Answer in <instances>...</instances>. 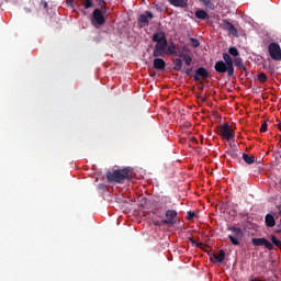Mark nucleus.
I'll use <instances>...</instances> for the list:
<instances>
[{
	"instance_id": "13",
	"label": "nucleus",
	"mask_w": 281,
	"mask_h": 281,
	"mask_svg": "<svg viewBox=\"0 0 281 281\" xmlns=\"http://www.w3.org/2000/svg\"><path fill=\"white\" fill-rule=\"evenodd\" d=\"M181 52L177 50V44L173 42L167 46L166 55L167 56H180Z\"/></svg>"
},
{
	"instance_id": "40",
	"label": "nucleus",
	"mask_w": 281,
	"mask_h": 281,
	"mask_svg": "<svg viewBox=\"0 0 281 281\" xmlns=\"http://www.w3.org/2000/svg\"><path fill=\"white\" fill-rule=\"evenodd\" d=\"M155 9L157 10V12H161V5L155 4Z\"/></svg>"
},
{
	"instance_id": "18",
	"label": "nucleus",
	"mask_w": 281,
	"mask_h": 281,
	"mask_svg": "<svg viewBox=\"0 0 281 281\" xmlns=\"http://www.w3.org/2000/svg\"><path fill=\"white\" fill-rule=\"evenodd\" d=\"M170 5L175 8H188V2L186 0H167Z\"/></svg>"
},
{
	"instance_id": "43",
	"label": "nucleus",
	"mask_w": 281,
	"mask_h": 281,
	"mask_svg": "<svg viewBox=\"0 0 281 281\" xmlns=\"http://www.w3.org/2000/svg\"><path fill=\"white\" fill-rule=\"evenodd\" d=\"M278 128H279V131H281V123L278 124Z\"/></svg>"
},
{
	"instance_id": "29",
	"label": "nucleus",
	"mask_w": 281,
	"mask_h": 281,
	"mask_svg": "<svg viewBox=\"0 0 281 281\" xmlns=\"http://www.w3.org/2000/svg\"><path fill=\"white\" fill-rule=\"evenodd\" d=\"M189 240H190L192 247H198V248L199 247H203V243H199V241H196V240H194L192 238H190Z\"/></svg>"
},
{
	"instance_id": "42",
	"label": "nucleus",
	"mask_w": 281,
	"mask_h": 281,
	"mask_svg": "<svg viewBox=\"0 0 281 281\" xmlns=\"http://www.w3.org/2000/svg\"><path fill=\"white\" fill-rule=\"evenodd\" d=\"M67 1V3H74V0H66Z\"/></svg>"
},
{
	"instance_id": "22",
	"label": "nucleus",
	"mask_w": 281,
	"mask_h": 281,
	"mask_svg": "<svg viewBox=\"0 0 281 281\" xmlns=\"http://www.w3.org/2000/svg\"><path fill=\"white\" fill-rule=\"evenodd\" d=\"M172 63L175 71H181L183 67V60H181V58H176L172 60Z\"/></svg>"
},
{
	"instance_id": "32",
	"label": "nucleus",
	"mask_w": 281,
	"mask_h": 281,
	"mask_svg": "<svg viewBox=\"0 0 281 281\" xmlns=\"http://www.w3.org/2000/svg\"><path fill=\"white\" fill-rule=\"evenodd\" d=\"M260 133H267V122L261 124Z\"/></svg>"
},
{
	"instance_id": "28",
	"label": "nucleus",
	"mask_w": 281,
	"mask_h": 281,
	"mask_svg": "<svg viewBox=\"0 0 281 281\" xmlns=\"http://www.w3.org/2000/svg\"><path fill=\"white\" fill-rule=\"evenodd\" d=\"M258 80H259L260 82H267V80H268L267 75H266L265 72H260V74L258 75Z\"/></svg>"
},
{
	"instance_id": "8",
	"label": "nucleus",
	"mask_w": 281,
	"mask_h": 281,
	"mask_svg": "<svg viewBox=\"0 0 281 281\" xmlns=\"http://www.w3.org/2000/svg\"><path fill=\"white\" fill-rule=\"evenodd\" d=\"M268 52L272 60H281L280 44L272 42L269 44Z\"/></svg>"
},
{
	"instance_id": "23",
	"label": "nucleus",
	"mask_w": 281,
	"mask_h": 281,
	"mask_svg": "<svg viewBox=\"0 0 281 281\" xmlns=\"http://www.w3.org/2000/svg\"><path fill=\"white\" fill-rule=\"evenodd\" d=\"M228 56H234V58H238L240 56V52L236 47L228 48Z\"/></svg>"
},
{
	"instance_id": "3",
	"label": "nucleus",
	"mask_w": 281,
	"mask_h": 281,
	"mask_svg": "<svg viewBox=\"0 0 281 281\" xmlns=\"http://www.w3.org/2000/svg\"><path fill=\"white\" fill-rule=\"evenodd\" d=\"M227 231L233 233V235H228L229 241L234 247H238V245H240V240L245 238V232H243V228L236 226H231Z\"/></svg>"
},
{
	"instance_id": "2",
	"label": "nucleus",
	"mask_w": 281,
	"mask_h": 281,
	"mask_svg": "<svg viewBox=\"0 0 281 281\" xmlns=\"http://www.w3.org/2000/svg\"><path fill=\"white\" fill-rule=\"evenodd\" d=\"M216 74L223 76L227 74L228 78L234 76V59L227 53H223V60H217L214 65Z\"/></svg>"
},
{
	"instance_id": "34",
	"label": "nucleus",
	"mask_w": 281,
	"mask_h": 281,
	"mask_svg": "<svg viewBox=\"0 0 281 281\" xmlns=\"http://www.w3.org/2000/svg\"><path fill=\"white\" fill-rule=\"evenodd\" d=\"M41 5H42V8H44V10H47V9H48L47 1H45V0H42V1H41Z\"/></svg>"
},
{
	"instance_id": "21",
	"label": "nucleus",
	"mask_w": 281,
	"mask_h": 281,
	"mask_svg": "<svg viewBox=\"0 0 281 281\" xmlns=\"http://www.w3.org/2000/svg\"><path fill=\"white\" fill-rule=\"evenodd\" d=\"M241 157H243L245 164H248L249 166H251V164L256 162V157L255 156H249L248 154L243 153Z\"/></svg>"
},
{
	"instance_id": "25",
	"label": "nucleus",
	"mask_w": 281,
	"mask_h": 281,
	"mask_svg": "<svg viewBox=\"0 0 281 281\" xmlns=\"http://www.w3.org/2000/svg\"><path fill=\"white\" fill-rule=\"evenodd\" d=\"M214 258L217 262H223L225 260V250H220L217 255H214Z\"/></svg>"
},
{
	"instance_id": "26",
	"label": "nucleus",
	"mask_w": 281,
	"mask_h": 281,
	"mask_svg": "<svg viewBox=\"0 0 281 281\" xmlns=\"http://www.w3.org/2000/svg\"><path fill=\"white\" fill-rule=\"evenodd\" d=\"M190 42H191V47L193 49H196V47H199V45H201V42H199V40H196L194 37H190Z\"/></svg>"
},
{
	"instance_id": "5",
	"label": "nucleus",
	"mask_w": 281,
	"mask_h": 281,
	"mask_svg": "<svg viewBox=\"0 0 281 281\" xmlns=\"http://www.w3.org/2000/svg\"><path fill=\"white\" fill-rule=\"evenodd\" d=\"M168 40H161V42L156 43L153 50L154 58H164V56H166Z\"/></svg>"
},
{
	"instance_id": "20",
	"label": "nucleus",
	"mask_w": 281,
	"mask_h": 281,
	"mask_svg": "<svg viewBox=\"0 0 281 281\" xmlns=\"http://www.w3.org/2000/svg\"><path fill=\"white\" fill-rule=\"evenodd\" d=\"M179 58H182V60L184 61V64L190 67V65H192V56L181 52L180 55H178Z\"/></svg>"
},
{
	"instance_id": "11",
	"label": "nucleus",
	"mask_w": 281,
	"mask_h": 281,
	"mask_svg": "<svg viewBox=\"0 0 281 281\" xmlns=\"http://www.w3.org/2000/svg\"><path fill=\"white\" fill-rule=\"evenodd\" d=\"M220 26L222 27V30H226V32H228L233 36H238V30H236V26H234V24H232L229 21L223 20Z\"/></svg>"
},
{
	"instance_id": "35",
	"label": "nucleus",
	"mask_w": 281,
	"mask_h": 281,
	"mask_svg": "<svg viewBox=\"0 0 281 281\" xmlns=\"http://www.w3.org/2000/svg\"><path fill=\"white\" fill-rule=\"evenodd\" d=\"M277 234H281V218L279 220V223L277 225Z\"/></svg>"
},
{
	"instance_id": "31",
	"label": "nucleus",
	"mask_w": 281,
	"mask_h": 281,
	"mask_svg": "<svg viewBox=\"0 0 281 281\" xmlns=\"http://www.w3.org/2000/svg\"><path fill=\"white\" fill-rule=\"evenodd\" d=\"M154 225H155L156 227H161V225H165V224H164V220H161V221H159V220L154 221Z\"/></svg>"
},
{
	"instance_id": "14",
	"label": "nucleus",
	"mask_w": 281,
	"mask_h": 281,
	"mask_svg": "<svg viewBox=\"0 0 281 281\" xmlns=\"http://www.w3.org/2000/svg\"><path fill=\"white\" fill-rule=\"evenodd\" d=\"M153 65L154 69H157L158 71H164V69H166V60L162 58L156 57Z\"/></svg>"
},
{
	"instance_id": "27",
	"label": "nucleus",
	"mask_w": 281,
	"mask_h": 281,
	"mask_svg": "<svg viewBox=\"0 0 281 281\" xmlns=\"http://www.w3.org/2000/svg\"><path fill=\"white\" fill-rule=\"evenodd\" d=\"M85 10H89V8L93 7V0H82Z\"/></svg>"
},
{
	"instance_id": "44",
	"label": "nucleus",
	"mask_w": 281,
	"mask_h": 281,
	"mask_svg": "<svg viewBox=\"0 0 281 281\" xmlns=\"http://www.w3.org/2000/svg\"><path fill=\"white\" fill-rule=\"evenodd\" d=\"M99 3H104V0H99Z\"/></svg>"
},
{
	"instance_id": "15",
	"label": "nucleus",
	"mask_w": 281,
	"mask_h": 281,
	"mask_svg": "<svg viewBox=\"0 0 281 281\" xmlns=\"http://www.w3.org/2000/svg\"><path fill=\"white\" fill-rule=\"evenodd\" d=\"M237 67L240 71H247V66H245V63L243 61V58L240 57H235L233 60V67Z\"/></svg>"
},
{
	"instance_id": "38",
	"label": "nucleus",
	"mask_w": 281,
	"mask_h": 281,
	"mask_svg": "<svg viewBox=\"0 0 281 281\" xmlns=\"http://www.w3.org/2000/svg\"><path fill=\"white\" fill-rule=\"evenodd\" d=\"M183 71L187 76H190V74H192V68H187Z\"/></svg>"
},
{
	"instance_id": "6",
	"label": "nucleus",
	"mask_w": 281,
	"mask_h": 281,
	"mask_svg": "<svg viewBox=\"0 0 281 281\" xmlns=\"http://www.w3.org/2000/svg\"><path fill=\"white\" fill-rule=\"evenodd\" d=\"M106 23V19L104 18V13L100 9H94L91 16V24L94 27L100 25H104Z\"/></svg>"
},
{
	"instance_id": "12",
	"label": "nucleus",
	"mask_w": 281,
	"mask_h": 281,
	"mask_svg": "<svg viewBox=\"0 0 281 281\" xmlns=\"http://www.w3.org/2000/svg\"><path fill=\"white\" fill-rule=\"evenodd\" d=\"M201 78L202 80H205V78H210V72L204 67L198 68L193 76L194 82H200Z\"/></svg>"
},
{
	"instance_id": "10",
	"label": "nucleus",
	"mask_w": 281,
	"mask_h": 281,
	"mask_svg": "<svg viewBox=\"0 0 281 281\" xmlns=\"http://www.w3.org/2000/svg\"><path fill=\"white\" fill-rule=\"evenodd\" d=\"M251 243L254 247H266V249H269V251H272L273 249V244H271L267 238L261 237V238H252Z\"/></svg>"
},
{
	"instance_id": "4",
	"label": "nucleus",
	"mask_w": 281,
	"mask_h": 281,
	"mask_svg": "<svg viewBox=\"0 0 281 281\" xmlns=\"http://www.w3.org/2000/svg\"><path fill=\"white\" fill-rule=\"evenodd\" d=\"M217 135H220V137H222V139H226L227 142H229V139H234L236 134L234 133V131L232 128H229V124L224 123L218 126Z\"/></svg>"
},
{
	"instance_id": "7",
	"label": "nucleus",
	"mask_w": 281,
	"mask_h": 281,
	"mask_svg": "<svg viewBox=\"0 0 281 281\" xmlns=\"http://www.w3.org/2000/svg\"><path fill=\"white\" fill-rule=\"evenodd\" d=\"M155 19V15L150 11H145L137 19V24L139 27H148L150 25V21Z\"/></svg>"
},
{
	"instance_id": "9",
	"label": "nucleus",
	"mask_w": 281,
	"mask_h": 281,
	"mask_svg": "<svg viewBox=\"0 0 281 281\" xmlns=\"http://www.w3.org/2000/svg\"><path fill=\"white\" fill-rule=\"evenodd\" d=\"M179 213L175 210H168L165 213L166 220H162L165 225H177V216Z\"/></svg>"
},
{
	"instance_id": "30",
	"label": "nucleus",
	"mask_w": 281,
	"mask_h": 281,
	"mask_svg": "<svg viewBox=\"0 0 281 281\" xmlns=\"http://www.w3.org/2000/svg\"><path fill=\"white\" fill-rule=\"evenodd\" d=\"M194 216H196V214L194 212H192V211H189L187 213V220L188 221H192V218H194Z\"/></svg>"
},
{
	"instance_id": "16",
	"label": "nucleus",
	"mask_w": 281,
	"mask_h": 281,
	"mask_svg": "<svg viewBox=\"0 0 281 281\" xmlns=\"http://www.w3.org/2000/svg\"><path fill=\"white\" fill-rule=\"evenodd\" d=\"M194 16L195 19H200V21H207V19H210V15L203 9L196 10Z\"/></svg>"
},
{
	"instance_id": "36",
	"label": "nucleus",
	"mask_w": 281,
	"mask_h": 281,
	"mask_svg": "<svg viewBox=\"0 0 281 281\" xmlns=\"http://www.w3.org/2000/svg\"><path fill=\"white\" fill-rule=\"evenodd\" d=\"M232 157L234 159H238V157H239L238 151H236V150L232 151Z\"/></svg>"
},
{
	"instance_id": "45",
	"label": "nucleus",
	"mask_w": 281,
	"mask_h": 281,
	"mask_svg": "<svg viewBox=\"0 0 281 281\" xmlns=\"http://www.w3.org/2000/svg\"><path fill=\"white\" fill-rule=\"evenodd\" d=\"M280 142H281V134H280Z\"/></svg>"
},
{
	"instance_id": "1",
	"label": "nucleus",
	"mask_w": 281,
	"mask_h": 281,
	"mask_svg": "<svg viewBox=\"0 0 281 281\" xmlns=\"http://www.w3.org/2000/svg\"><path fill=\"white\" fill-rule=\"evenodd\" d=\"M105 177L109 183H124V181H131L133 179V170L130 167H125L123 169L108 171Z\"/></svg>"
},
{
	"instance_id": "19",
	"label": "nucleus",
	"mask_w": 281,
	"mask_h": 281,
	"mask_svg": "<svg viewBox=\"0 0 281 281\" xmlns=\"http://www.w3.org/2000/svg\"><path fill=\"white\" fill-rule=\"evenodd\" d=\"M267 227H276V217L272 214H267L265 217Z\"/></svg>"
},
{
	"instance_id": "17",
	"label": "nucleus",
	"mask_w": 281,
	"mask_h": 281,
	"mask_svg": "<svg viewBox=\"0 0 281 281\" xmlns=\"http://www.w3.org/2000/svg\"><path fill=\"white\" fill-rule=\"evenodd\" d=\"M162 40L165 41L167 40L166 33L160 31L153 34V37H151L153 43H161Z\"/></svg>"
},
{
	"instance_id": "41",
	"label": "nucleus",
	"mask_w": 281,
	"mask_h": 281,
	"mask_svg": "<svg viewBox=\"0 0 281 281\" xmlns=\"http://www.w3.org/2000/svg\"><path fill=\"white\" fill-rule=\"evenodd\" d=\"M192 142H194L195 144H198V143H199V140H196V138H195V137H193V138H192Z\"/></svg>"
},
{
	"instance_id": "37",
	"label": "nucleus",
	"mask_w": 281,
	"mask_h": 281,
	"mask_svg": "<svg viewBox=\"0 0 281 281\" xmlns=\"http://www.w3.org/2000/svg\"><path fill=\"white\" fill-rule=\"evenodd\" d=\"M209 248H210V246L205 245V244H203L202 247H199V249H202V251H207Z\"/></svg>"
},
{
	"instance_id": "24",
	"label": "nucleus",
	"mask_w": 281,
	"mask_h": 281,
	"mask_svg": "<svg viewBox=\"0 0 281 281\" xmlns=\"http://www.w3.org/2000/svg\"><path fill=\"white\" fill-rule=\"evenodd\" d=\"M200 3H203V5L205 8H207V10H214V3L212 0H199Z\"/></svg>"
},
{
	"instance_id": "39",
	"label": "nucleus",
	"mask_w": 281,
	"mask_h": 281,
	"mask_svg": "<svg viewBox=\"0 0 281 281\" xmlns=\"http://www.w3.org/2000/svg\"><path fill=\"white\" fill-rule=\"evenodd\" d=\"M182 52H183L184 54H190V49L187 48L186 46H182Z\"/></svg>"
},
{
	"instance_id": "33",
	"label": "nucleus",
	"mask_w": 281,
	"mask_h": 281,
	"mask_svg": "<svg viewBox=\"0 0 281 281\" xmlns=\"http://www.w3.org/2000/svg\"><path fill=\"white\" fill-rule=\"evenodd\" d=\"M156 207H157V210H159V207H160V210H166V204L164 202H160L156 205Z\"/></svg>"
}]
</instances>
